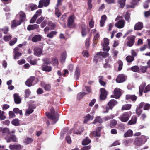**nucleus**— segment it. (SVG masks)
Returning <instances> with one entry per match:
<instances>
[{
	"instance_id": "1",
	"label": "nucleus",
	"mask_w": 150,
	"mask_h": 150,
	"mask_svg": "<svg viewBox=\"0 0 150 150\" xmlns=\"http://www.w3.org/2000/svg\"><path fill=\"white\" fill-rule=\"evenodd\" d=\"M145 82H142L139 88V95L142 96L143 93H145L146 97H148L150 96L149 93L150 92V84L146 86Z\"/></svg>"
},
{
	"instance_id": "2",
	"label": "nucleus",
	"mask_w": 150,
	"mask_h": 150,
	"mask_svg": "<svg viewBox=\"0 0 150 150\" xmlns=\"http://www.w3.org/2000/svg\"><path fill=\"white\" fill-rule=\"evenodd\" d=\"M50 111V113L47 112L45 113V115L48 118L52 120L53 123L52 124H54L58 121L59 115L57 112H55L54 108H51Z\"/></svg>"
},
{
	"instance_id": "3",
	"label": "nucleus",
	"mask_w": 150,
	"mask_h": 150,
	"mask_svg": "<svg viewBox=\"0 0 150 150\" xmlns=\"http://www.w3.org/2000/svg\"><path fill=\"white\" fill-rule=\"evenodd\" d=\"M117 103V102L114 99L110 100L107 103V106H103L104 110L103 113H107L108 112L109 110H112L113 108Z\"/></svg>"
},
{
	"instance_id": "4",
	"label": "nucleus",
	"mask_w": 150,
	"mask_h": 150,
	"mask_svg": "<svg viewBox=\"0 0 150 150\" xmlns=\"http://www.w3.org/2000/svg\"><path fill=\"white\" fill-rule=\"evenodd\" d=\"M146 141L147 138L145 136L142 135L135 139L134 144L136 146H140L144 144Z\"/></svg>"
},
{
	"instance_id": "5",
	"label": "nucleus",
	"mask_w": 150,
	"mask_h": 150,
	"mask_svg": "<svg viewBox=\"0 0 150 150\" xmlns=\"http://www.w3.org/2000/svg\"><path fill=\"white\" fill-rule=\"evenodd\" d=\"M135 36L133 35L127 37L125 42L127 46L129 47H132L135 43Z\"/></svg>"
},
{
	"instance_id": "6",
	"label": "nucleus",
	"mask_w": 150,
	"mask_h": 150,
	"mask_svg": "<svg viewBox=\"0 0 150 150\" xmlns=\"http://www.w3.org/2000/svg\"><path fill=\"white\" fill-rule=\"evenodd\" d=\"M131 112H127L123 113L120 117L119 119L123 122H126L129 119L131 115Z\"/></svg>"
},
{
	"instance_id": "7",
	"label": "nucleus",
	"mask_w": 150,
	"mask_h": 150,
	"mask_svg": "<svg viewBox=\"0 0 150 150\" xmlns=\"http://www.w3.org/2000/svg\"><path fill=\"white\" fill-rule=\"evenodd\" d=\"M101 127H98L96 130L91 132L90 134V136L91 138L94 137H100L101 136V131L102 129Z\"/></svg>"
},
{
	"instance_id": "8",
	"label": "nucleus",
	"mask_w": 150,
	"mask_h": 150,
	"mask_svg": "<svg viewBox=\"0 0 150 150\" xmlns=\"http://www.w3.org/2000/svg\"><path fill=\"white\" fill-rule=\"evenodd\" d=\"M74 16L72 15L69 17L67 20V26L70 28H74L75 26L74 23Z\"/></svg>"
},
{
	"instance_id": "9",
	"label": "nucleus",
	"mask_w": 150,
	"mask_h": 150,
	"mask_svg": "<svg viewBox=\"0 0 150 150\" xmlns=\"http://www.w3.org/2000/svg\"><path fill=\"white\" fill-rule=\"evenodd\" d=\"M100 99L101 100H105L108 94V92L106 89L103 88H101L100 89Z\"/></svg>"
},
{
	"instance_id": "10",
	"label": "nucleus",
	"mask_w": 150,
	"mask_h": 150,
	"mask_svg": "<svg viewBox=\"0 0 150 150\" xmlns=\"http://www.w3.org/2000/svg\"><path fill=\"white\" fill-rule=\"evenodd\" d=\"M114 95L111 96V97L118 99L121 95V91L120 89L115 88L114 91Z\"/></svg>"
},
{
	"instance_id": "11",
	"label": "nucleus",
	"mask_w": 150,
	"mask_h": 150,
	"mask_svg": "<svg viewBox=\"0 0 150 150\" xmlns=\"http://www.w3.org/2000/svg\"><path fill=\"white\" fill-rule=\"evenodd\" d=\"M137 98V97L134 94H127L125 96V99L127 100H131L132 102H135Z\"/></svg>"
},
{
	"instance_id": "12",
	"label": "nucleus",
	"mask_w": 150,
	"mask_h": 150,
	"mask_svg": "<svg viewBox=\"0 0 150 150\" xmlns=\"http://www.w3.org/2000/svg\"><path fill=\"white\" fill-rule=\"evenodd\" d=\"M125 76L124 74H120L117 76L116 81L118 83H122L125 81Z\"/></svg>"
},
{
	"instance_id": "13",
	"label": "nucleus",
	"mask_w": 150,
	"mask_h": 150,
	"mask_svg": "<svg viewBox=\"0 0 150 150\" xmlns=\"http://www.w3.org/2000/svg\"><path fill=\"white\" fill-rule=\"evenodd\" d=\"M35 79V77L34 76H30L25 81V84L28 87L31 86L33 85V83Z\"/></svg>"
},
{
	"instance_id": "14",
	"label": "nucleus",
	"mask_w": 150,
	"mask_h": 150,
	"mask_svg": "<svg viewBox=\"0 0 150 150\" xmlns=\"http://www.w3.org/2000/svg\"><path fill=\"white\" fill-rule=\"evenodd\" d=\"M125 22L124 20H120L115 24V26L118 28H123L125 25Z\"/></svg>"
},
{
	"instance_id": "15",
	"label": "nucleus",
	"mask_w": 150,
	"mask_h": 150,
	"mask_svg": "<svg viewBox=\"0 0 150 150\" xmlns=\"http://www.w3.org/2000/svg\"><path fill=\"white\" fill-rule=\"evenodd\" d=\"M5 139H6V141L8 143L9 142L11 141L14 142H17V139L15 135H11L8 137V139H7L6 137Z\"/></svg>"
},
{
	"instance_id": "16",
	"label": "nucleus",
	"mask_w": 150,
	"mask_h": 150,
	"mask_svg": "<svg viewBox=\"0 0 150 150\" xmlns=\"http://www.w3.org/2000/svg\"><path fill=\"white\" fill-rule=\"evenodd\" d=\"M23 147L20 144L10 145L9 148L11 150H21Z\"/></svg>"
},
{
	"instance_id": "17",
	"label": "nucleus",
	"mask_w": 150,
	"mask_h": 150,
	"mask_svg": "<svg viewBox=\"0 0 150 150\" xmlns=\"http://www.w3.org/2000/svg\"><path fill=\"white\" fill-rule=\"evenodd\" d=\"M14 102L16 104H19L21 102V99L18 93H15L13 94Z\"/></svg>"
},
{
	"instance_id": "18",
	"label": "nucleus",
	"mask_w": 150,
	"mask_h": 150,
	"mask_svg": "<svg viewBox=\"0 0 150 150\" xmlns=\"http://www.w3.org/2000/svg\"><path fill=\"white\" fill-rule=\"evenodd\" d=\"M19 49L18 47H16L14 49V59H18L19 57L21 56L22 54L18 52Z\"/></svg>"
},
{
	"instance_id": "19",
	"label": "nucleus",
	"mask_w": 150,
	"mask_h": 150,
	"mask_svg": "<svg viewBox=\"0 0 150 150\" xmlns=\"http://www.w3.org/2000/svg\"><path fill=\"white\" fill-rule=\"evenodd\" d=\"M52 68L50 66L47 64H44L42 66V70L46 72H49L52 70Z\"/></svg>"
},
{
	"instance_id": "20",
	"label": "nucleus",
	"mask_w": 150,
	"mask_h": 150,
	"mask_svg": "<svg viewBox=\"0 0 150 150\" xmlns=\"http://www.w3.org/2000/svg\"><path fill=\"white\" fill-rule=\"evenodd\" d=\"M143 27V23L141 22H138L135 24L134 29L135 30H140L142 29Z\"/></svg>"
},
{
	"instance_id": "21",
	"label": "nucleus",
	"mask_w": 150,
	"mask_h": 150,
	"mask_svg": "<svg viewBox=\"0 0 150 150\" xmlns=\"http://www.w3.org/2000/svg\"><path fill=\"white\" fill-rule=\"evenodd\" d=\"M81 32L82 37H84L86 35L87 32L86 30V25L85 24H82L81 25Z\"/></svg>"
},
{
	"instance_id": "22",
	"label": "nucleus",
	"mask_w": 150,
	"mask_h": 150,
	"mask_svg": "<svg viewBox=\"0 0 150 150\" xmlns=\"http://www.w3.org/2000/svg\"><path fill=\"white\" fill-rule=\"evenodd\" d=\"M0 132L2 133L3 135H4L5 134H10L11 133V132L9 129L7 128H3L1 127H0Z\"/></svg>"
},
{
	"instance_id": "23",
	"label": "nucleus",
	"mask_w": 150,
	"mask_h": 150,
	"mask_svg": "<svg viewBox=\"0 0 150 150\" xmlns=\"http://www.w3.org/2000/svg\"><path fill=\"white\" fill-rule=\"evenodd\" d=\"M22 22L20 21L13 20L11 21V27L14 28L18 25H20Z\"/></svg>"
},
{
	"instance_id": "24",
	"label": "nucleus",
	"mask_w": 150,
	"mask_h": 150,
	"mask_svg": "<svg viewBox=\"0 0 150 150\" xmlns=\"http://www.w3.org/2000/svg\"><path fill=\"white\" fill-rule=\"evenodd\" d=\"M34 55L39 56L41 55L42 53L41 49L39 47H35L34 49Z\"/></svg>"
},
{
	"instance_id": "25",
	"label": "nucleus",
	"mask_w": 150,
	"mask_h": 150,
	"mask_svg": "<svg viewBox=\"0 0 150 150\" xmlns=\"http://www.w3.org/2000/svg\"><path fill=\"white\" fill-rule=\"evenodd\" d=\"M39 25L37 24L29 25H28L27 29L28 31L33 30L39 28Z\"/></svg>"
},
{
	"instance_id": "26",
	"label": "nucleus",
	"mask_w": 150,
	"mask_h": 150,
	"mask_svg": "<svg viewBox=\"0 0 150 150\" xmlns=\"http://www.w3.org/2000/svg\"><path fill=\"white\" fill-rule=\"evenodd\" d=\"M41 37L40 35H36L32 38V41L33 42H36L41 40Z\"/></svg>"
},
{
	"instance_id": "27",
	"label": "nucleus",
	"mask_w": 150,
	"mask_h": 150,
	"mask_svg": "<svg viewBox=\"0 0 150 150\" xmlns=\"http://www.w3.org/2000/svg\"><path fill=\"white\" fill-rule=\"evenodd\" d=\"M137 120L136 116L133 115L131 119L128 122V124L129 125H132L135 124Z\"/></svg>"
},
{
	"instance_id": "28",
	"label": "nucleus",
	"mask_w": 150,
	"mask_h": 150,
	"mask_svg": "<svg viewBox=\"0 0 150 150\" xmlns=\"http://www.w3.org/2000/svg\"><path fill=\"white\" fill-rule=\"evenodd\" d=\"M74 76L76 80L79 79L80 76V70L78 67H76L75 71Z\"/></svg>"
},
{
	"instance_id": "29",
	"label": "nucleus",
	"mask_w": 150,
	"mask_h": 150,
	"mask_svg": "<svg viewBox=\"0 0 150 150\" xmlns=\"http://www.w3.org/2000/svg\"><path fill=\"white\" fill-rule=\"evenodd\" d=\"M102 59L101 57L99 55H97V53L94 56L93 59V61L96 64L98 63V61L99 60H101Z\"/></svg>"
},
{
	"instance_id": "30",
	"label": "nucleus",
	"mask_w": 150,
	"mask_h": 150,
	"mask_svg": "<svg viewBox=\"0 0 150 150\" xmlns=\"http://www.w3.org/2000/svg\"><path fill=\"white\" fill-rule=\"evenodd\" d=\"M19 16L20 17V21L23 22L25 20L26 15L24 12L21 11L20 13Z\"/></svg>"
},
{
	"instance_id": "31",
	"label": "nucleus",
	"mask_w": 150,
	"mask_h": 150,
	"mask_svg": "<svg viewBox=\"0 0 150 150\" xmlns=\"http://www.w3.org/2000/svg\"><path fill=\"white\" fill-rule=\"evenodd\" d=\"M91 142V140L88 137H86L82 142V144L83 145H88Z\"/></svg>"
},
{
	"instance_id": "32",
	"label": "nucleus",
	"mask_w": 150,
	"mask_h": 150,
	"mask_svg": "<svg viewBox=\"0 0 150 150\" xmlns=\"http://www.w3.org/2000/svg\"><path fill=\"white\" fill-rule=\"evenodd\" d=\"M132 105L131 104H127L122 105L121 110H128L130 109L131 108Z\"/></svg>"
},
{
	"instance_id": "33",
	"label": "nucleus",
	"mask_w": 150,
	"mask_h": 150,
	"mask_svg": "<svg viewBox=\"0 0 150 150\" xmlns=\"http://www.w3.org/2000/svg\"><path fill=\"white\" fill-rule=\"evenodd\" d=\"M41 85L42 87H44V88L45 91H49L51 88V86L50 84H45L44 82H42L41 83Z\"/></svg>"
},
{
	"instance_id": "34",
	"label": "nucleus",
	"mask_w": 150,
	"mask_h": 150,
	"mask_svg": "<svg viewBox=\"0 0 150 150\" xmlns=\"http://www.w3.org/2000/svg\"><path fill=\"white\" fill-rule=\"evenodd\" d=\"M57 33V32L56 31H52L47 35V37L50 38H52Z\"/></svg>"
},
{
	"instance_id": "35",
	"label": "nucleus",
	"mask_w": 150,
	"mask_h": 150,
	"mask_svg": "<svg viewBox=\"0 0 150 150\" xmlns=\"http://www.w3.org/2000/svg\"><path fill=\"white\" fill-rule=\"evenodd\" d=\"M86 94H87V93L84 92L79 93L77 95V99L79 100L81 99Z\"/></svg>"
},
{
	"instance_id": "36",
	"label": "nucleus",
	"mask_w": 150,
	"mask_h": 150,
	"mask_svg": "<svg viewBox=\"0 0 150 150\" xmlns=\"http://www.w3.org/2000/svg\"><path fill=\"white\" fill-rule=\"evenodd\" d=\"M67 57L66 52H62L61 55V62H64Z\"/></svg>"
},
{
	"instance_id": "37",
	"label": "nucleus",
	"mask_w": 150,
	"mask_h": 150,
	"mask_svg": "<svg viewBox=\"0 0 150 150\" xmlns=\"http://www.w3.org/2000/svg\"><path fill=\"white\" fill-rule=\"evenodd\" d=\"M133 132L130 129L128 130L124 134V137H126L132 136V135Z\"/></svg>"
},
{
	"instance_id": "38",
	"label": "nucleus",
	"mask_w": 150,
	"mask_h": 150,
	"mask_svg": "<svg viewBox=\"0 0 150 150\" xmlns=\"http://www.w3.org/2000/svg\"><path fill=\"white\" fill-rule=\"evenodd\" d=\"M97 55H99L101 57H102L103 58H106L109 55V53L108 52H97Z\"/></svg>"
},
{
	"instance_id": "39",
	"label": "nucleus",
	"mask_w": 150,
	"mask_h": 150,
	"mask_svg": "<svg viewBox=\"0 0 150 150\" xmlns=\"http://www.w3.org/2000/svg\"><path fill=\"white\" fill-rule=\"evenodd\" d=\"M117 121L115 120H112L110 122V126L111 128H113L117 125Z\"/></svg>"
},
{
	"instance_id": "40",
	"label": "nucleus",
	"mask_w": 150,
	"mask_h": 150,
	"mask_svg": "<svg viewBox=\"0 0 150 150\" xmlns=\"http://www.w3.org/2000/svg\"><path fill=\"white\" fill-rule=\"evenodd\" d=\"M102 119L100 117H97L94 120L93 122V124H95L97 123H101L103 122Z\"/></svg>"
},
{
	"instance_id": "41",
	"label": "nucleus",
	"mask_w": 150,
	"mask_h": 150,
	"mask_svg": "<svg viewBox=\"0 0 150 150\" xmlns=\"http://www.w3.org/2000/svg\"><path fill=\"white\" fill-rule=\"evenodd\" d=\"M130 13L129 12V11H127L125 16V19L128 22H130Z\"/></svg>"
},
{
	"instance_id": "42",
	"label": "nucleus",
	"mask_w": 150,
	"mask_h": 150,
	"mask_svg": "<svg viewBox=\"0 0 150 150\" xmlns=\"http://www.w3.org/2000/svg\"><path fill=\"white\" fill-rule=\"evenodd\" d=\"M11 124L15 126H18L19 125V120L18 119H15L11 121Z\"/></svg>"
},
{
	"instance_id": "43",
	"label": "nucleus",
	"mask_w": 150,
	"mask_h": 150,
	"mask_svg": "<svg viewBox=\"0 0 150 150\" xmlns=\"http://www.w3.org/2000/svg\"><path fill=\"white\" fill-rule=\"evenodd\" d=\"M55 14L59 18L61 15V13L59 11L58 8L57 7H55Z\"/></svg>"
},
{
	"instance_id": "44",
	"label": "nucleus",
	"mask_w": 150,
	"mask_h": 150,
	"mask_svg": "<svg viewBox=\"0 0 150 150\" xmlns=\"http://www.w3.org/2000/svg\"><path fill=\"white\" fill-rule=\"evenodd\" d=\"M130 69L133 72H138L139 71V68L137 66H134L130 68Z\"/></svg>"
},
{
	"instance_id": "45",
	"label": "nucleus",
	"mask_w": 150,
	"mask_h": 150,
	"mask_svg": "<svg viewBox=\"0 0 150 150\" xmlns=\"http://www.w3.org/2000/svg\"><path fill=\"white\" fill-rule=\"evenodd\" d=\"M99 37L100 35L99 33H96L94 36L93 43L96 44Z\"/></svg>"
},
{
	"instance_id": "46",
	"label": "nucleus",
	"mask_w": 150,
	"mask_h": 150,
	"mask_svg": "<svg viewBox=\"0 0 150 150\" xmlns=\"http://www.w3.org/2000/svg\"><path fill=\"white\" fill-rule=\"evenodd\" d=\"M126 59L127 62L130 63L134 60V58L133 56L129 55L126 57Z\"/></svg>"
},
{
	"instance_id": "47",
	"label": "nucleus",
	"mask_w": 150,
	"mask_h": 150,
	"mask_svg": "<svg viewBox=\"0 0 150 150\" xmlns=\"http://www.w3.org/2000/svg\"><path fill=\"white\" fill-rule=\"evenodd\" d=\"M126 0H118V3L120 5V8H123L125 5V2Z\"/></svg>"
},
{
	"instance_id": "48",
	"label": "nucleus",
	"mask_w": 150,
	"mask_h": 150,
	"mask_svg": "<svg viewBox=\"0 0 150 150\" xmlns=\"http://www.w3.org/2000/svg\"><path fill=\"white\" fill-rule=\"evenodd\" d=\"M0 30L3 31L4 33L7 34L9 30V28L8 27L6 26L3 27L2 28L0 29Z\"/></svg>"
},
{
	"instance_id": "49",
	"label": "nucleus",
	"mask_w": 150,
	"mask_h": 150,
	"mask_svg": "<svg viewBox=\"0 0 150 150\" xmlns=\"http://www.w3.org/2000/svg\"><path fill=\"white\" fill-rule=\"evenodd\" d=\"M13 111L16 114H19L21 115H22V110H20L18 108H14L13 109Z\"/></svg>"
},
{
	"instance_id": "50",
	"label": "nucleus",
	"mask_w": 150,
	"mask_h": 150,
	"mask_svg": "<svg viewBox=\"0 0 150 150\" xmlns=\"http://www.w3.org/2000/svg\"><path fill=\"white\" fill-rule=\"evenodd\" d=\"M148 68L146 66H140L139 68V70H140L143 73H145L146 70V69Z\"/></svg>"
},
{
	"instance_id": "51",
	"label": "nucleus",
	"mask_w": 150,
	"mask_h": 150,
	"mask_svg": "<svg viewBox=\"0 0 150 150\" xmlns=\"http://www.w3.org/2000/svg\"><path fill=\"white\" fill-rule=\"evenodd\" d=\"M117 63L119 64L118 70L119 71L121 70L122 68L123 62L122 61L120 60L118 61Z\"/></svg>"
},
{
	"instance_id": "52",
	"label": "nucleus",
	"mask_w": 150,
	"mask_h": 150,
	"mask_svg": "<svg viewBox=\"0 0 150 150\" xmlns=\"http://www.w3.org/2000/svg\"><path fill=\"white\" fill-rule=\"evenodd\" d=\"M25 96H24L25 98H28L30 94V89H28L25 90Z\"/></svg>"
},
{
	"instance_id": "53",
	"label": "nucleus",
	"mask_w": 150,
	"mask_h": 150,
	"mask_svg": "<svg viewBox=\"0 0 150 150\" xmlns=\"http://www.w3.org/2000/svg\"><path fill=\"white\" fill-rule=\"evenodd\" d=\"M4 112L0 110V120H2L5 119L6 117L4 115Z\"/></svg>"
},
{
	"instance_id": "54",
	"label": "nucleus",
	"mask_w": 150,
	"mask_h": 150,
	"mask_svg": "<svg viewBox=\"0 0 150 150\" xmlns=\"http://www.w3.org/2000/svg\"><path fill=\"white\" fill-rule=\"evenodd\" d=\"M103 77L102 76H101V78L99 79V82L100 84L102 86H105L106 84V83L103 81Z\"/></svg>"
},
{
	"instance_id": "55",
	"label": "nucleus",
	"mask_w": 150,
	"mask_h": 150,
	"mask_svg": "<svg viewBox=\"0 0 150 150\" xmlns=\"http://www.w3.org/2000/svg\"><path fill=\"white\" fill-rule=\"evenodd\" d=\"M33 142V139L29 137L27 138L25 140V142L27 144L32 143Z\"/></svg>"
},
{
	"instance_id": "56",
	"label": "nucleus",
	"mask_w": 150,
	"mask_h": 150,
	"mask_svg": "<svg viewBox=\"0 0 150 150\" xmlns=\"http://www.w3.org/2000/svg\"><path fill=\"white\" fill-rule=\"evenodd\" d=\"M132 141V139H129L128 140H125L124 141V143L125 145H127L128 144L131 143Z\"/></svg>"
},
{
	"instance_id": "57",
	"label": "nucleus",
	"mask_w": 150,
	"mask_h": 150,
	"mask_svg": "<svg viewBox=\"0 0 150 150\" xmlns=\"http://www.w3.org/2000/svg\"><path fill=\"white\" fill-rule=\"evenodd\" d=\"M109 41L108 39L107 38H104V42L103 44V46L106 47L108 46L109 45Z\"/></svg>"
},
{
	"instance_id": "58",
	"label": "nucleus",
	"mask_w": 150,
	"mask_h": 150,
	"mask_svg": "<svg viewBox=\"0 0 150 150\" xmlns=\"http://www.w3.org/2000/svg\"><path fill=\"white\" fill-rule=\"evenodd\" d=\"M11 38V35H6L4 37L3 39L5 41H9Z\"/></svg>"
},
{
	"instance_id": "59",
	"label": "nucleus",
	"mask_w": 150,
	"mask_h": 150,
	"mask_svg": "<svg viewBox=\"0 0 150 150\" xmlns=\"http://www.w3.org/2000/svg\"><path fill=\"white\" fill-rule=\"evenodd\" d=\"M38 8V7L37 6V5L35 4L31 5L29 7V8L31 9V11H33L35 9H36Z\"/></svg>"
},
{
	"instance_id": "60",
	"label": "nucleus",
	"mask_w": 150,
	"mask_h": 150,
	"mask_svg": "<svg viewBox=\"0 0 150 150\" xmlns=\"http://www.w3.org/2000/svg\"><path fill=\"white\" fill-rule=\"evenodd\" d=\"M150 108V105L149 103H145L144 105L143 109L144 110H148Z\"/></svg>"
},
{
	"instance_id": "61",
	"label": "nucleus",
	"mask_w": 150,
	"mask_h": 150,
	"mask_svg": "<svg viewBox=\"0 0 150 150\" xmlns=\"http://www.w3.org/2000/svg\"><path fill=\"white\" fill-rule=\"evenodd\" d=\"M37 17L36 15H34L31 18L30 21V23H34L37 18Z\"/></svg>"
},
{
	"instance_id": "62",
	"label": "nucleus",
	"mask_w": 150,
	"mask_h": 150,
	"mask_svg": "<svg viewBox=\"0 0 150 150\" xmlns=\"http://www.w3.org/2000/svg\"><path fill=\"white\" fill-rule=\"evenodd\" d=\"M17 38H15L14 40H12L10 41L9 44L11 46L13 45L17 42Z\"/></svg>"
},
{
	"instance_id": "63",
	"label": "nucleus",
	"mask_w": 150,
	"mask_h": 150,
	"mask_svg": "<svg viewBox=\"0 0 150 150\" xmlns=\"http://www.w3.org/2000/svg\"><path fill=\"white\" fill-rule=\"evenodd\" d=\"M91 117V115L89 114H88L85 117V119L84 120V122L86 123L90 120Z\"/></svg>"
},
{
	"instance_id": "64",
	"label": "nucleus",
	"mask_w": 150,
	"mask_h": 150,
	"mask_svg": "<svg viewBox=\"0 0 150 150\" xmlns=\"http://www.w3.org/2000/svg\"><path fill=\"white\" fill-rule=\"evenodd\" d=\"M45 19L44 17L42 16L38 19L36 21L37 24H40Z\"/></svg>"
}]
</instances>
